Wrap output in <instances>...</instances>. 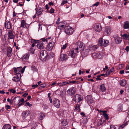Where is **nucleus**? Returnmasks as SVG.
<instances>
[{
	"instance_id": "nucleus-25",
	"label": "nucleus",
	"mask_w": 129,
	"mask_h": 129,
	"mask_svg": "<svg viewBox=\"0 0 129 129\" xmlns=\"http://www.w3.org/2000/svg\"><path fill=\"white\" fill-rule=\"evenodd\" d=\"M123 27L125 29L129 28V23L127 21L125 22L124 23Z\"/></svg>"
},
{
	"instance_id": "nucleus-51",
	"label": "nucleus",
	"mask_w": 129,
	"mask_h": 129,
	"mask_svg": "<svg viewBox=\"0 0 129 129\" xmlns=\"http://www.w3.org/2000/svg\"><path fill=\"white\" fill-rule=\"evenodd\" d=\"M40 85L41 87L43 88H44L46 86V84H41Z\"/></svg>"
},
{
	"instance_id": "nucleus-23",
	"label": "nucleus",
	"mask_w": 129,
	"mask_h": 129,
	"mask_svg": "<svg viewBox=\"0 0 129 129\" xmlns=\"http://www.w3.org/2000/svg\"><path fill=\"white\" fill-rule=\"evenodd\" d=\"M19 76H17L15 77H13L12 79V80L15 82H18L20 80V78H19Z\"/></svg>"
},
{
	"instance_id": "nucleus-15",
	"label": "nucleus",
	"mask_w": 129,
	"mask_h": 129,
	"mask_svg": "<svg viewBox=\"0 0 129 129\" xmlns=\"http://www.w3.org/2000/svg\"><path fill=\"white\" fill-rule=\"evenodd\" d=\"M8 35V39H13L14 38V36L13 35L12 32L11 30L9 31Z\"/></svg>"
},
{
	"instance_id": "nucleus-6",
	"label": "nucleus",
	"mask_w": 129,
	"mask_h": 129,
	"mask_svg": "<svg viewBox=\"0 0 129 129\" xmlns=\"http://www.w3.org/2000/svg\"><path fill=\"white\" fill-rule=\"evenodd\" d=\"M76 90L74 87L70 88L67 91V93L70 96H72L74 95L75 93Z\"/></svg>"
},
{
	"instance_id": "nucleus-14",
	"label": "nucleus",
	"mask_w": 129,
	"mask_h": 129,
	"mask_svg": "<svg viewBox=\"0 0 129 129\" xmlns=\"http://www.w3.org/2000/svg\"><path fill=\"white\" fill-rule=\"evenodd\" d=\"M37 47L39 49H43L44 47V43L42 42H39L37 44Z\"/></svg>"
},
{
	"instance_id": "nucleus-61",
	"label": "nucleus",
	"mask_w": 129,
	"mask_h": 129,
	"mask_svg": "<svg viewBox=\"0 0 129 129\" xmlns=\"http://www.w3.org/2000/svg\"><path fill=\"white\" fill-rule=\"evenodd\" d=\"M49 7H50H50L51 6H53V3L51 2H49Z\"/></svg>"
},
{
	"instance_id": "nucleus-4",
	"label": "nucleus",
	"mask_w": 129,
	"mask_h": 129,
	"mask_svg": "<svg viewBox=\"0 0 129 129\" xmlns=\"http://www.w3.org/2000/svg\"><path fill=\"white\" fill-rule=\"evenodd\" d=\"M111 28L110 26H107L105 27L104 32V34L105 35H109L111 33Z\"/></svg>"
},
{
	"instance_id": "nucleus-30",
	"label": "nucleus",
	"mask_w": 129,
	"mask_h": 129,
	"mask_svg": "<svg viewBox=\"0 0 129 129\" xmlns=\"http://www.w3.org/2000/svg\"><path fill=\"white\" fill-rule=\"evenodd\" d=\"M114 71V68H112L110 70H107L106 72V73L108 75H109L110 73L113 72Z\"/></svg>"
},
{
	"instance_id": "nucleus-8",
	"label": "nucleus",
	"mask_w": 129,
	"mask_h": 129,
	"mask_svg": "<svg viewBox=\"0 0 129 129\" xmlns=\"http://www.w3.org/2000/svg\"><path fill=\"white\" fill-rule=\"evenodd\" d=\"M21 68H22L21 67H17V68H14L15 73L17 74L18 76H21V75L20 72H21Z\"/></svg>"
},
{
	"instance_id": "nucleus-18",
	"label": "nucleus",
	"mask_w": 129,
	"mask_h": 129,
	"mask_svg": "<svg viewBox=\"0 0 129 129\" xmlns=\"http://www.w3.org/2000/svg\"><path fill=\"white\" fill-rule=\"evenodd\" d=\"M29 56L28 54H26L22 57L21 58L23 60L26 61L28 60Z\"/></svg>"
},
{
	"instance_id": "nucleus-38",
	"label": "nucleus",
	"mask_w": 129,
	"mask_h": 129,
	"mask_svg": "<svg viewBox=\"0 0 129 129\" xmlns=\"http://www.w3.org/2000/svg\"><path fill=\"white\" fill-rule=\"evenodd\" d=\"M98 53L97 52H95L94 53H93L92 54V57L93 58H97V55H98Z\"/></svg>"
},
{
	"instance_id": "nucleus-41",
	"label": "nucleus",
	"mask_w": 129,
	"mask_h": 129,
	"mask_svg": "<svg viewBox=\"0 0 129 129\" xmlns=\"http://www.w3.org/2000/svg\"><path fill=\"white\" fill-rule=\"evenodd\" d=\"M122 37H124V38L126 39H127L128 38V36L126 34H124L122 35Z\"/></svg>"
},
{
	"instance_id": "nucleus-48",
	"label": "nucleus",
	"mask_w": 129,
	"mask_h": 129,
	"mask_svg": "<svg viewBox=\"0 0 129 129\" xmlns=\"http://www.w3.org/2000/svg\"><path fill=\"white\" fill-rule=\"evenodd\" d=\"M127 124V123L126 122L125 123H124L123 124H122V125H121L120 126L122 128H123V127H124V126H126Z\"/></svg>"
},
{
	"instance_id": "nucleus-60",
	"label": "nucleus",
	"mask_w": 129,
	"mask_h": 129,
	"mask_svg": "<svg viewBox=\"0 0 129 129\" xmlns=\"http://www.w3.org/2000/svg\"><path fill=\"white\" fill-rule=\"evenodd\" d=\"M6 107L7 108V110L8 109H10L11 108L10 106L9 105H6Z\"/></svg>"
},
{
	"instance_id": "nucleus-16",
	"label": "nucleus",
	"mask_w": 129,
	"mask_h": 129,
	"mask_svg": "<svg viewBox=\"0 0 129 129\" xmlns=\"http://www.w3.org/2000/svg\"><path fill=\"white\" fill-rule=\"evenodd\" d=\"M97 110L99 112H102L103 113V115L104 117H105L106 119H109L108 118V116L106 114V112H107V111H102L101 110H99V109H97Z\"/></svg>"
},
{
	"instance_id": "nucleus-64",
	"label": "nucleus",
	"mask_w": 129,
	"mask_h": 129,
	"mask_svg": "<svg viewBox=\"0 0 129 129\" xmlns=\"http://www.w3.org/2000/svg\"><path fill=\"white\" fill-rule=\"evenodd\" d=\"M64 26V25H62L61 26L59 27V28L60 29H62L63 28Z\"/></svg>"
},
{
	"instance_id": "nucleus-52",
	"label": "nucleus",
	"mask_w": 129,
	"mask_h": 129,
	"mask_svg": "<svg viewBox=\"0 0 129 129\" xmlns=\"http://www.w3.org/2000/svg\"><path fill=\"white\" fill-rule=\"evenodd\" d=\"M10 90V91L13 93H15L16 92V91L15 90L13 89H11Z\"/></svg>"
},
{
	"instance_id": "nucleus-11",
	"label": "nucleus",
	"mask_w": 129,
	"mask_h": 129,
	"mask_svg": "<svg viewBox=\"0 0 129 129\" xmlns=\"http://www.w3.org/2000/svg\"><path fill=\"white\" fill-rule=\"evenodd\" d=\"M77 53V52H75V49H72L69 51V53L68 54L69 56H70L72 58H74L75 57Z\"/></svg>"
},
{
	"instance_id": "nucleus-33",
	"label": "nucleus",
	"mask_w": 129,
	"mask_h": 129,
	"mask_svg": "<svg viewBox=\"0 0 129 129\" xmlns=\"http://www.w3.org/2000/svg\"><path fill=\"white\" fill-rule=\"evenodd\" d=\"M103 40L101 38H100L98 41V44L100 46H102L103 45Z\"/></svg>"
},
{
	"instance_id": "nucleus-1",
	"label": "nucleus",
	"mask_w": 129,
	"mask_h": 129,
	"mask_svg": "<svg viewBox=\"0 0 129 129\" xmlns=\"http://www.w3.org/2000/svg\"><path fill=\"white\" fill-rule=\"evenodd\" d=\"M50 54H48L47 52L45 50L41 51L40 54V59L43 61H45L51 58Z\"/></svg>"
},
{
	"instance_id": "nucleus-42",
	"label": "nucleus",
	"mask_w": 129,
	"mask_h": 129,
	"mask_svg": "<svg viewBox=\"0 0 129 129\" xmlns=\"http://www.w3.org/2000/svg\"><path fill=\"white\" fill-rule=\"evenodd\" d=\"M97 56V58H98V59H100L102 58V56L101 54L100 53H98V55Z\"/></svg>"
},
{
	"instance_id": "nucleus-47",
	"label": "nucleus",
	"mask_w": 129,
	"mask_h": 129,
	"mask_svg": "<svg viewBox=\"0 0 129 129\" xmlns=\"http://www.w3.org/2000/svg\"><path fill=\"white\" fill-rule=\"evenodd\" d=\"M110 129H116V127L114 126L111 125L110 126Z\"/></svg>"
},
{
	"instance_id": "nucleus-13",
	"label": "nucleus",
	"mask_w": 129,
	"mask_h": 129,
	"mask_svg": "<svg viewBox=\"0 0 129 129\" xmlns=\"http://www.w3.org/2000/svg\"><path fill=\"white\" fill-rule=\"evenodd\" d=\"M94 28L95 31L98 32L100 31L101 30V27L100 26L99 24H95Z\"/></svg>"
},
{
	"instance_id": "nucleus-2",
	"label": "nucleus",
	"mask_w": 129,
	"mask_h": 129,
	"mask_svg": "<svg viewBox=\"0 0 129 129\" xmlns=\"http://www.w3.org/2000/svg\"><path fill=\"white\" fill-rule=\"evenodd\" d=\"M75 48V51L77 53L81 52L84 49L85 45L82 42H78Z\"/></svg>"
},
{
	"instance_id": "nucleus-36",
	"label": "nucleus",
	"mask_w": 129,
	"mask_h": 129,
	"mask_svg": "<svg viewBox=\"0 0 129 129\" xmlns=\"http://www.w3.org/2000/svg\"><path fill=\"white\" fill-rule=\"evenodd\" d=\"M118 110L119 112H121L122 110V107L121 105H118Z\"/></svg>"
},
{
	"instance_id": "nucleus-54",
	"label": "nucleus",
	"mask_w": 129,
	"mask_h": 129,
	"mask_svg": "<svg viewBox=\"0 0 129 129\" xmlns=\"http://www.w3.org/2000/svg\"><path fill=\"white\" fill-rule=\"evenodd\" d=\"M38 86L37 84H34L32 85V87L34 88L37 87Z\"/></svg>"
},
{
	"instance_id": "nucleus-62",
	"label": "nucleus",
	"mask_w": 129,
	"mask_h": 129,
	"mask_svg": "<svg viewBox=\"0 0 129 129\" xmlns=\"http://www.w3.org/2000/svg\"><path fill=\"white\" fill-rule=\"evenodd\" d=\"M45 7L46 9H47V10H48L49 8H50V7L49 6L48 7V5H46L45 6Z\"/></svg>"
},
{
	"instance_id": "nucleus-39",
	"label": "nucleus",
	"mask_w": 129,
	"mask_h": 129,
	"mask_svg": "<svg viewBox=\"0 0 129 129\" xmlns=\"http://www.w3.org/2000/svg\"><path fill=\"white\" fill-rule=\"evenodd\" d=\"M126 71L125 73H129V65L126 66L125 68Z\"/></svg>"
},
{
	"instance_id": "nucleus-44",
	"label": "nucleus",
	"mask_w": 129,
	"mask_h": 129,
	"mask_svg": "<svg viewBox=\"0 0 129 129\" xmlns=\"http://www.w3.org/2000/svg\"><path fill=\"white\" fill-rule=\"evenodd\" d=\"M54 10L53 8H51L50 11H49V12L50 13L52 14L54 12Z\"/></svg>"
},
{
	"instance_id": "nucleus-58",
	"label": "nucleus",
	"mask_w": 129,
	"mask_h": 129,
	"mask_svg": "<svg viewBox=\"0 0 129 129\" xmlns=\"http://www.w3.org/2000/svg\"><path fill=\"white\" fill-rule=\"evenodd\" d=\"M101 75V76H104V77H106L108 75L107 74V73H106L105 74H102Z\"/></svg>"
},
{
	"instance_id": "nucleus-46",
	"label": "nucleus",
	"mask_w": 129,
	"mask_h": 129,
	"mask_svg": "<svg viewBox=\"0 0 129 129\" xmlns=\"http://www.w3.org/2000/svg\"><path fill=\"white\" fill-rule=\"evenodd\" d=\"M25 106H28L29 107H30L31 106H32V105L30 104L29 102H27L25 104Z\"/></svg>"
},
{
	"instance_id": "nucleus-40",
	"label": "nucleus",
	"mask_w": 129,
	"mask_h": 129,
	"mask_svg": "<svg viewBox=\"0 0 129 129\" xmlns=\"http://www.w3.org/2000/svg\"><path fill=\"white\" fill-rule=\"evenodd\" d=\"M19 98V99H18V100L19 101V103H19L20 102H21L22 103H23L24 102V99H23V98H22V99H21V100L19 98V97H17L16 98Z\"/></svg>"
},
{
	"instance_id": "nucleus-9",
	"label": "nucleus",
	"mask_w": 129,
	"mask_h": 129,
	"mask_svg": "<svg viewBox=\"0 0 129 129\" xmlns=\"http://www.w3.org/2000/svg\"><path fill=\"white\" fill-rule=\"evenodd\" d=\"M53 104L55 107L58 108L60 105V101L58 99L56 98L54 99L53 101Z\"/></svg>"
},
{
	"instance_id": "nucleus-7",
	"label": "nucleus",
	"mask_w": 129,
	"mask_h": 129,
	"mask_svg": "<svg viewBox=\"0 0 129 129\" xmlns=\"http://www.w3.org/2000/svg\"><path fill=\"white\" fill-rule=\"evenodd\" d=\"M83 99L82 96L79 94H76L74 98L73 101L76 103L81 101Z\"/></svg>"
},
{
	"instance_id": "nucleus-32",
	"label": "nucleus",
	"mask_w": 129,
	"mask_h": 129,
	"mask_svg": "<svg viewBox=\"0 0 129 129\" xmlns=\"http://www.w3.org/2000/svg\"><path fill=\"white\" fill-rule=\"evenodd\" d=\"M44 114L43 113H41L39 114V119L40 120H41L43 119L44 117Z\"/></svg>"
},
{
	"instance_id": "nucleus-19",
	"label": "nucleus",
	"mask_w": 129,
	"mask_h": 129,
	"mask_svg": "<svg viewBox=\"0 0 129 129\" xmlns=\"http://www.w3.org/2000/svg\"><path fill=\"white\" fill-rule=\"evenodd\" d=\"M12 48L11 47L8 48L7 51V56L8 57L11 56L12 55Z\"/></svg>"
},
{
	"instance_id": "nucleus-49",
	"label": "nucleus",
	"mask_w": 129,
	"mask_h": 129,
	"mask_svg": "<svg viewBox=\"0 0 129 129\" xmlns=\"http://www.w3.org/2000/svg\"><path fill=\"white\" fill-rule=\"evenodd\" d=\"M47 38L45 39L44 38H43L41 39H40V40H42L43 42H45L47 41Z\"/></svg>"
},
{
	"instance_id": "nucleus-12",
	"label": "nucleus",
	"mask_w": 129,
	"mask_h": 129,
	"mask_svg": "<svg viewBox=\"0 0 129 129\" xmlns=\"http://www.w3.org/2000/svg\"><path fill=\"white\" fill-rule=\"evenodd\" d=\"M54 45V43L53 42H50L47 45V49L49 50L52 49Z\"/></svg>"
},
{
	"instance_id": "nucleus-5",
	"label": "nucleus",
	"mask_w": 129,
	"mask_h": 129,
	"mask_svg": "<svg viewBox=\"0 0 129 129\" xmlns=\"http://www.w3.org/2000/svg\"><path fill=\"white\" fill-rule=\"evenodd\" d=\"M64 31L66 34L68 35H71L73 32V30L72 27L69 26L65 27Z\"/></svg>"
},
{
	"instance_id": "nucleus-34",
	"label": "nucleus",
	"mask_w": 129,
	"mask_h": 129,
	"mask_svg": "<svg viewBox=\"0 0 129 129\" xmlns=\"http://www.w3.org/2000/svg\"><path fill=\"white\" fill-rule=\"evenodd\" d=\"M61 123L62 125L64 126H66L68 124L66 120H64L62 121Z\"/></svg>"
},
{
	"instance_id": "nucleus-59",
	"label": "nucleus",
	"mask_w": 129,
	"mask_h": 129,
	"mask_svg": "<svg viewBox=\"0 0 129 129\" xmlns=\"http://www.w3.org/2000/svg\"><path fill=\"white\" fill-rule=\"evenodd\" d=\"M125 50L126 51H129V46H127L126 47L125 49Z\"/></svg>"
},
{
	"instance_id": "nucleus-53",
	"label": "nucleus",
	"mask_w": 129,
	"mask_h": 129,
	"mask_svg": "<svg viewBox=\"0 0 129 129\" xmlns=\"http://www.w3.org/2000/svg\"><path fill=\"white\" fill-rule=\"evenodd\" d=\"M99 3H99V2H97L96 3H95L93 5V6H97L99 4Z\"/></svg>"
},
{
	"instance_id": "nucleus-35",
	"label": "nucleus",
	"mask_w": 129,
	"mask_h": 129,
	"mask_svg": "<svg viewBox=\"0 0 129 129\" xmlns=\"http://www.w3.org/2000/svg\"><path fill=\"white\" fill-rule=\"evenodd\" d=\"M69 83L68 82H64L62 83H60V86H64L66 85L67 84Z\"/></svg>"
},
{
	"instance_id": "nucleus-45",
	"label": "nucleus",
	"mask_w": 129,
	"mask_h": 129,
	"mask_svg": "<svg viewBox=\"0 0 129 129\" xmlns=\"http://www.w3.org/2000/svg\"><path fill=\"white\" fill-rule=\"evenodd\" d=\"M67 45L68 44L66 43L65 44L63 45L62 49H65L67 47Z\"/></svg>"
},
{
	"instance_id": "nucleus-3",
	"label": "nucleus",
	"mask_w": 129,
	"mask_h": 129,
	"mask_svg": "<svg viewBox=\"0 0 129 129\" xmlns=\"http://www.w3.org/2000/svg\"><path fill=\"white\" fill-rule=\"evenodd\" d=\"M30 112L29 110H26L23 111L22 113V117L24 119H27L29 116Z\"/></svg>"
},
{
	"instance_id": "nucleus-63",
	"label": "nucleus",
	"mask_w": 129,
	"mask_h": 129,
	"mask_svg": "<svg viewBox=\"0 0 129 129\" xmlns=\"http://www.w3.org/2000/svg\"><path fill=\"white\" fill-rule=\"evenodd\" d=\"M5 93L4 91L3 90H0V93L4 94Z\"/></svg>"
},
{
	"instance_id": "nucleus-24",
	"label": "nucleus",
	"mask_w": 129,
	"mask_h": 129,
	"mask_svg": "<svg viewBox=\"0 0 129 129\" xmlns=\"http://www.w3.org/2000/svg\"><path fill=\"white\" fill-rule=\"evenodd\" d=\"M100 88V90L102 92H104L106 90V88L104 84L101 85Z\"/></svg>"
},
{
	"instance_id": "nucleus-31",
	"label": "nucleus",
	"mask_w": 129,
	"mask_h": 129,
	"mask_svg": "<svg viewBox=\"0 0 129 129\" xmlns=\"http://www.w3.org/2000/svg\"><path fill=\"white\" fill-rule=\"evenodd\" d=\"M39 41V40H36L34 39H32L31 40V41L33 43L32 45V46L33 47H34L35 46V43H38V42Z\"/></svg>"
},
{
	"instance_id": "nucleus-26",
	"label": "nucleus",
	"mask_w": 129,
	"mask_h": 129,
	"mask_svg": "<svg viewBox=\"0 0 129 129\" xmlns=\"http://www.w3.org/2000/svg\"><path fill=\"white\" fill-rule=\"evenodd\" d=\"M11 128L10 125L9 124H8L4 125L2 128V129H11Z\"/></svg>"
},
{
	"instance_id": "nucleus-22",
	"label": "nucleus",
	"mask_w": 129,
	"mask_h": 129,
	"mask_svg": "<svg viewBox=\"0 0 129 129\" xmlns=\"http://www.w3.org/2000/svg\"><path fill=\"white\" fill-rule=\"evenodd\" d=\"M120 84L121 86H124L126 84V81L125 80H122L120 81Z\"/></svg>"
},
{
	"instance_id": "nucleus-28",
	"label": "nucleus",
	"mask_w": 129,
	"mask_h": 129,
	"mask_svg": "<svg viewBox=\"0 0 129 129\" xmlns=\"http://www.w3.org/2000/svg\"><path fill=\"white\" fill-rule=\"evenodd\" d=\"M98 48V47L97 45H94L91 46L90 47V50L91 51H93L95 49H97Z\"/></svg>"
},
{
	"instance_id": "nucleus-29",
	"label": "nucleus",
	"mask_w": 129,
	"mask_h": 129,
	"mask_svg": "<svg viewBox=\"0 0 129 129\" xmlns=\"http://www.w3.org/2000/svg\"><path fill=\"white\" fill-rule=\"evenodd\" d=\"M43 11L42 8L39 9L37 11L36 14L38 15H39L41 14Z\"/></svg>"
},
{
	"instance_id": "nucleus-17",
	"label": "nucleus",
	"mask_w": 129,
	"mask_h": 129,
	"mask_svg": "<svg viewBox=\"0 0 129 129\" xmlns=\"http://www.w3.org/2000/svg\"><path fill=\"white\" fill-rule=\"evenodd\" d=\"M67 55L66 54H63L62 55L61 54L59 60L60 61L66 60L67 58Z\"/></svg>"
},
{
	"instance_id": "nucleus-20",
	"label": "nucleus",
	"mask_w": 129,
	"mask_h": 129,
	"mask_svg": "<svg viewBox=\"0 0 129 129\" xmlns=\"http://www.w3.org/2000/svg\"><path fill=\"white\" fill-rule=\"evenodd\" d=\"M28 25L27 24H26L24 20H22L21 21V27H26V28L27 27Z\"/></svg>"
},
{
	"instance_id": "nucleus-56",
	"label": "nucleus",
	"mask_w": 129,
	"mask_h": 129,
	"mask_svg": "<svg viewBox=\"0 0 129 129\" xmlns=\"http://www.w3.org/2000/svg\"><path fill=\"white\" fill-rule=\"evenodd\" d=\"M80 106V105L78 104H77L76 105V106L75 107L76 109H77L78 108V109H79V107Z\"/></svg>"
},
{
	"instance_id": "nucleus-50",
	"label": "nucleus",
	"mask_w": 129,
	"mask_h": 129,
	"mask_svg": "<svg viewBox=\"0 0 129 129\" xmlns=\"http://www.w3.org/2000/svg\"><path fill=\"white\" fill-rule=\"evenodd\" d=\"M68 2L67 1H63L62 2V3L61 4V5H63L64 4H66Z\"/></svg>"
},
{
	"instance_id": "nucleus-27",
	"label": "nucleus",
	"mask_w": 129,
	"mask_h": 129,
	"mask_svg": "<svg viewBox=\"0 0 129 129\" xmlns=\"http://www.w3.org/2000/svg\"><path fill=\"white\" fill-rule=\"evenodd\" d=\"M103 42V45L104 46L106 47L109 44V42L108 40H104Z\"/></svg>"
},
{
	"instance_id": "nucleus-21",
	"label": "nucleus",
	"mask_w": 129,
	"mask_h": 129,
	"mask_svg": "<svg viewBox=\"0 0 129 129\" xmlns=\"http://www.w3.org/2000/svg\"><path fill=\"white\" fill-rule=\"evenodd\" d=\"M5 27L7 29H9L11 27V25L10 22L8 21L6 22L5 23Z\"/></svg>"
},
{
	"instance_id": "nucleus-10",
	"label": "nucleus",
	"mask_w": 129,
	"mask_h": 129,
	"mask_svg": "<svg viewBox=\"0 0 129 129\" xmlns=\"http://www.w3.org/2000/svg\"><path fill=\"white\" fill-rule=\"evenodd\" d=\"M113 37L116 43L119 44L121 42V39L120 37H119L117 35H114Z\"/></svg>"
},
{
	"instance_id": "nucleus-55",
	"label": "nucleus",
	"mask_w": 129,
	"mask_h": 129,
	"mask_svg": "<svg viewBox=\"0 0 129 129\" xmlns=\"http://www.w3.org/2000/svg\"><path fill=\"white\" fill-rule=\"evenodd\" d=\"M43 107L44 109H47L48 108V106L45 104H43Z\"/></svg>"
},
{
	"instance_id": "nucleus-37",
	"label": "nucleus",
	"mask_w": 129,
	"mask_h": 129,
	"mask_svg": "<svg viewBox=\"0 0 129 129\" xmlns=\"http://www.w3.org/2000/svg\"><path fill=\"white\" fill-rule=\"evenodd\" d=\"M31 70L33 72H35L37 71V69L35 67L32 66H31Z\"/></svg>"
},
{
	"instance_id": "nucleus-43",
	"label": "nucleus",
	"mask_w": 129,
	"mask_h": 129,
	"mask_svg": "<svg viewBox=\"0 0 129 129\" xmlns=\"http://www.w3.org/2000/svg\"><path fill=\"white\" fill-rule=\"evenodd\" d=\"M78 82V81H71L69 82V83H72L73 84L76 83Z\"/></svg>"
},
{
	"instance_id": "nucleus-57",
	"label": "nucleus",
	"mask_w": 129,
	"mask_h": 129,
	"mask_svg": "<svg viewBox=\"0 0 129 129\" xmlns=\"http://www.w3.org/2000/svg\"><path fill=\"white\" fill-rule=\"evenodd\" d=\"M87 100L88 102H90L91 103H93V100L92 99H90L89 100V99H87Z\"/></svg>"
}]
</instances>
